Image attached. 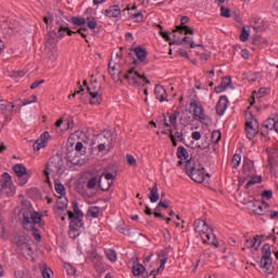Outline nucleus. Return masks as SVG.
Masks as SVG:
<instances>
[{
    "label": "nucleus",
    "mask_w": 278,
    "mask_h": 278,
    "mask_svg": "<svg viewBox=\"0 0 278 278\" xmlns=\"http://www.w3.org/2000/svg\"><path fill=\"white\" fill-rule=\"evenodd\" d=\"M163 238H164V240L166 241V242H170V240H172V236H170V231H168V229H164V231H163Z\"/></svg>",
    "instance_id": "13d9d810"
},
{
    "label": "nucleus",
    "mask_w": 278,
    "mask_h": 278,
    "mask_svg": "<svg viewBox=\"0 0 278 278\" xmlns=\"http://www.w3.org/2000/svg\"><path fill=\"white\" fill-rule=\"evenodd\" d=\"M66 268H67V274L68 275H75V273H76L75 267H73L71 265H67Z\"/></svg>",
    "instance_id": "774afa93"
},
{
    "label": "nucleus",
    "mask_w": 278,
    "mask_h": 278,
    "mask_svg": "<svg viewBox=\"0 0 278 278\" xmlns=\"http://www.w3.org/2000/svg\"><path fill=\"white\" fill-rule=\"evenodd\" d=\"M22 215L23 228L26 229V231H31L35 240L40 242V240H42V236H40L38 227H40V223L42 222V215H40L38 212H34L29 201H26V210H22Z\"/></svg>",
    "instance_id": "f257e3e1"
},
{
    "label": "nucleus",
    "mask_w": 278,
    "mask_h": 278,
    "mask_svg": "<svg viewBox=\"0 0 278 278\" xmlns=\"http://www.w3.org/2000/svg\"><path fill=\"white\" fill-rule=\"evenodd\" d=\"M51 275H53V270H51V268L42 269V277L43 278H51Z\"/></svg>",
    "instance_id": "4d7b16f0"
},
{
    "label": "nucleus",
    "mask_w": 278,
    "mask_h": 278,
    "mask_svg": "<svg viewBox=\"0 0 278 278\" xmlns=\"http://www.w3.org/2000/svg\"><path fill=\"white\" fill-rule=\"evenodd\" d=\"M12 242L20 248L23 253H26V255H34V249L27 241V237H25V235H15Z\"/></svg>",
    "instance_id": "423d86ee"
},
{
    "label": "nucleus",
    "mask_w": 278,
    "mask_h": 278,
    "mask_svg": "<svg viewBox=\"0 0 278 278\" xmlns=\"http://www.w3.org/2000/svg\"><path fill=\"white\" fill-rule=\"evenodd\" d=\"M248 81L250 84H255V81H257V74H251L249 77H248Z\"/></svg>",
    "instance_id": "e2e57ef3"
},
{
    "label": "nucleus",
    "mask_w": 278,
    "mask_h": 278,
    "mask_svg": "<svg viewBox=\"0 0 278 278\" xmlns=\"http://www.w3.org/2000/svg\"><path fill=\"white\" fill-rule=\"evenodd\" d=\"M243 173L247 177H253V175H255V165L253 164V161L244 159Z\"/></svg>",
    "instance_id": "a211bd4d"
},
{
    "label": "nucleus",
    "mask_w": 278,
    "mask_h": 278,
    "mask_svg": "<svg viewBox=\"0 0 278 278\" xmlns=\"http://www.w3.org/2000/svg\"><path fill=\"white\" fill-rule=\"evenodd\" d=\"M126 161L128 162L129 166H136L137 164L136 157H134L131 154L126 155Z\"/></svg>",
    "instance_id": "603ef678"
},
{
    "label": "nucleus",
    "mask_w": 278,
    "mask_h": 278,
    "mask_svg": "<svg viewBox=\"0 0 278 278\" xmlns=\"http://www.w3.org/2000/svg\"><path fill=\"white\" fill-rule=\"evenodd\" d=\"M97 186H99V179H97V177H92L87 182L88 190H94V188H97Z\"/></svg>",
    "instance_id": "ea45409f"
},
{
    "label": "nucleus",
    "mask_w": 278,
    "mask_h": 278,
    "mask_svg": "<svg viewBox=\"0 0 278 278\" xmlns=\"http://www.w3.org/2000/svg\"><path fill=\"white\" fill-rule=\"evenodd\" d=\"M87 25L89 29H97V21L93 18L88 17L87 18Z\"/></svg>",
    "instance_id": "3c124183"
},
{
    "label": "nucleus",
    "mask_w": 278,
    "mask_h": 278,
    "mask_svg": "<svg viewBox=\"0 0 278 278\" xmlns=\"http://www.w3.org/2000/svg\"><path fill=\"white\" fill-rule=\"evenodd\" d=\"M169 131V138L173 142V147H177V140L178 142H184V134L180 132V131H176L174 135H173V129H168Z\"/></svg>",
    "instance_id": "a878e982"
},
{
    "label": "nucleus",
    "mask_w": 278,
    "mask_h": 278,
    "mask_svg": "<svg viewBox=\"0 0 278 278\" xmlns=\"http://www.w3.org/2000/svg\"><path fill=\"white\" fill-rule=\"evenodd\" d=\"M144 265L138 263V257L135 258V265L132 266V275L134 277H140V275L144 274Z\"/></svg>",
    "instance_id": "393cba45"
},
{
    "label": "nucleus",
    "mask_w": 278,
    "mask_h": 278,
    "mask_svg": "<svg viewBox=\"0 0 278 278\" xmlns=\"http://www.w3.org/2000/svg\"><path fill=\"white\" fill-rule=\"evenodd\" d=\"M260 236H255L253 239L249 238L245 239L244 247L245 249H254V251H257L260 249V245L262 244V241L257 243Z\"/></svg>",
    "instance_id": "4be33fe9"
},
{
    "label": "nucleus",
    "mask_w": 278,
    "mask_h": 278,
    "mask_svg": "<svg viewBox=\"0 0 278 278\" xmlns=\"http://www.w3.org/2000/svg\"><path fill=\"white\" fill-rule=\"evenodd\" d=\"M191 108H193V118L194 121H199L202 125H212V118L205 116V112L203 106L197 102H191Z\"/></svg>",
    "instance_id": "6e6552de"
},
{
    "label": "nucleus",
    "mask_w": 278,
    "mask_h": 278,
    "mask_svg": "<svg viewBox=\"0 0 278 278\" xmlns=\"http://www.w3.org/2000/svg\"><path fill=\"white\" fill-rule=\"evenodd\" d=\"M38 101V97L31 96L29 100H24L23 105H30V103H36Z\"/></svg>",
    "instance_id": "6e6d98bb"
},
{
    "label": "nucleus",
    "mask_w": 278,
    "mask_h": 278,
    "mask_svg": "<svg viewBox=\"0 0 278 278\" xmlns=\"http://www.w3.org/2000/svg\"><path fill=\"white\" fill-rule=\"evenodd\" d=\"M98 140H100V143L98 144V150L100 153H103L105 151V147L110 149L112 147V132L111 131H104L103 135L98 136Z\"/></svg>",
    "instance_id": "f8f14e48"
},
{
    "label": "nucleus",
    "mask_w": 278,
    "mask_h": 278,
    "mask_svg": "<svg viewBox=\"0 0 278 278\" xmlns=\"http://www.w3.org/2000/svg\"><path fill=\"white\" fill-rule=\"evenodd\" d=\"M130 18H134L136 21V23H142V13H134L132 15H130Z\"/></svg>",
    "instance_id": "5fc2aeb1"
},
{
    "label": "nucleus",
    "mask_w": 278,
    "mask_h": 278,
    "mask_svg": "<svg viewBox=\"0 0 278 278\" xmlns=\"http://www.w3.org/2000/svg\"><path fill=\"white\" fill-rule=\"evenodd\" d=\"M230 10L225 8V7H220V16H224L225 18H230L231 14H230Z\"/></svg>",
    "instance_id": "de8ad7c7"
},
{
    "label": "nucleus",
    "mask_w": 278,
    "mask_h": 278,
    "mask_svg": "<svg viewBox=\"0 0 278 278\" xmlns=\"http://www.w3.org/2000/svg\"><path fill=\"white\" fill-rule=\"evenodd\" d=\"M116 65H112V62H109V73L113 77V81L123 84V80L121 79V72L116 75Z\"/></svg>",
    "instance_id": "c85d7f7f"
},
{
    "label": "nucleus",
    "mask_w": 278,
    "mask_h": 278,
    "mask_svg": "<svg viewBox=\"0 0 278 278\" xmlns=\"http://www.w3.org/2000/svg\"><path fill=\"white\" fill-rule=\"evenodd\" d=\"M240 40L241 42H247V40H249V31H247L245 28H243L240 34Z\"/></svg>",
    "instance_id": "864d4df0"
},
{
    "label": "nucleus",
    "mask_w": 278,
    "mask_h": 278,
    "mask_svg": "<svg viewBox=\"0 0 278 278\" xmlns=\"http://www.w3.org/2000/svg\"><path fill=\"white\" fill-rule=\"evenodd\" d=\"M48 58L52 62H55L58 60V47H52L51 50H49Z\"/></svg>",
    "instance_id": "e433bc0d"
},
{
    "label": "nucleus",
    "mask_w": 278,
    "mask_h": 278,
    "mask_svg": "<svg viewBox=\"0 0 278 278\" xmlns=\"http://www.w3.org/2000/svg\"><path fill=\"white\" fill-rule=\"evenodd\" d=\"M154 94L155 98L161 102L164 103V101H168L166 100L168 94L166 93V89H164V87L162 85H156L154 88Z\"/></svg>",
    "instance_id": "6ab92c4d"
},
{
    "label": "nucleus",
    "mask_w": 278,
    "mask_h": 278,
    "mask_svg": "<svg viewBox=\"0 0 278 278\" xmlns=\"http://www.w3.org/2000/svg\"><path fill=\"white\" fill-rule=\"evenodd\" d=\"M192 140H199L201 138V132L200 131H193L191 134Z\"/></svg>",
    "instance_id": "69168bd1"
},
{
    "label": "nucleus",
    "mask_w": 278,
    "mask_h": 278,
    "mask_svg": "<svg viewBox=\"0 0 278 278\" xmlns=\"http://www.w3.org/2000/svg\"><path fill=\"white\" fill-rule=\"evenodd\" d=\"M0 112L1 114H5V112H8V104L3 103V100L0 101Z\"/></svg>",
    "instance_id": "052dcab7"
},
{
    "label": "nucleus",
    "mask_w": 278,
    "mask_h": 278,
    "mask_svg": "<svg viewBox=\"0 0 278 278\" xmlns=\"http://www.w3.org/2000/svg\"><path fill=\"white\" fill-rule=\"evenodd\" d=\"M193 229L197 231V233L200 235L201 239L203 240L204 243H210L211 240V229L207 223L203 219H195L193 222Z\"/></svg>",
    "instance_id": "20e7f679"
},
{
    "label": "nucleus",
    "mask_w": 278,
    "mask_h": 278,
    "mask_svg": "<svg viewBox=\"0 0 278 278\" xmlns=\"http://www.w3.org/2000/svg\"><path fill=\"white\" fill-rule=\"evenodd\" d=\"M277 125V119L275 118H267L265 122H264V127L265 129H275V126Z\"/></svg>",
    "instance_id": "c9c22d12"
},
{
    "label": "nucleus",
    "mask_w": 278,
    "mask_h": 278,
    "mask_svg": "<svg viewBox=\"0 0 278 278\" xmlns=\"http://www.w3.org/2000/svg\"><path fill=\"white\" fill-rule=\"evenodd\" d=\"M240 162H242V156L240 154H235L231 160V166L232 168H238L240 166Z\"/></svg>",
    "instance_id": "4c0bfd02"
},
{
    "label": "nucleus",
    "mask_w": 278,
    "mask_h": 278,
    "mask_svg": "<svg viewBox=\"0 0 278 278\" xmlns=\"http://www.w3.org/2000/svg\"><path fill=\"white\" fill-rule=\"evenodd\" d=\"M105 16L109 18H118L121 16V7L114 4L105 10Z\"/></svg>",
    "instance_id": "412c9836"
},
{
    "label": "nucleus",
    "mask_w": 278,
    "mask_h": 278,
    "mask_svg": "<svg viewBox=\"0 0 278 278\" xmlns=\"http://www.w3.org/2000/svg\"><path fill=\"white\" fill-rule=\"evenodd\" d=\"M0 186L2 190H10V188H12V176H10L8 173H3L1 175Z\"/></svg>",
    "instance_id": "aec40b11"
},
{
    "label": "nucleus",
    "mask_w": 278,
    "mask_h": 278,
    "mask_svg": "<svg viewBox=\"0 0 278 278\" xmlns=\"http://www.w3.org/2000/svg\"><path fill=\"white\" fill-rule=\"evenodd\" d=\"M255 184H262V177H254V178H251L247 185H245V188H251V186H255Z\"/></svg>",
    "instance_id": "a18cd8bd"
},
{
    "label": "nucleus",
    "mask_w": 278,
    "mask_h": 278,
    "mask_svg": "<svg viewBox=\"0 0 278 278\" xmlns=\"http://www.w3.org/2000/svg\"><path fill=\"white\" fill-rule=\"evenodd\" d=\"M87 91L90 96V105H101L103 94L101 93V86H97V80L91 81L90 86H87Z\"/></svg>",
    "instance_id": "39448f33"
},
{
    "label": "nucleus",
    "mask_w": 278,
    "mask_h": 278,
    "mask_svg": "<svg viewBox=\"0 0 278 278\" xmlns=\"http://www.w3.org/2000/svg\"><path fill=\"white\" fill-rule=\"evenodd\" d=\"M13 170L16 177H25V175H27V167H25L23 164H15L13 166Z\"/></svg>",
    "instance_id": "c756f323"
},
{
    "label": "nucleus",
    "mask_w": 278,
    "mask_h": 278,
    "mask_svg": "<svg viewBox=\"0 0 278 278\" xmlns=\"http://www.w3.org/2000/svg\"><path fill=\"white\" fill-rule=\"evenodd\" d=\"M149 199L151 203H157L160 201V193H157V184H154V186L150 189Z\"/></svg>",
    "instance_id": "cd10ccee"
},
{
    "label": "nucleus",
    "mask_w": 278,
    "mask_h": 278,
    "mask_svg": "<svg viewBox=\"0 0 278 278\" xmlns=\"http://www.w3.org/2000/svg\"><path fill=\"white\" fill-rule=\"evenodd\" d=\"M262 200L266 199L267 201H270L273 199V190H265L262 192Z\"/></svg>",
    "instance_id": "09e8293b"
},
{
    "label": "nucleus",
    "mask_w": 278,
    "mask_h": 278,
    "mask_svg": "<svg viewBox=\"0 0 278 278\" xmlns=\"http://www.w3.org/2000/svg\"><path fill=\"white\" fill-rule=\"evenodd\" d=\"M74 216L76 218H84V213H81L79 206H77V203L74 204Z\"/></svg>",
    "instance_id": "8fccbe9b"
},
{
    "label": "nucleus",
    "mask_w": 278,
    "mask_h": 278,
    "mask_svg": "<svg viewBox=\"0 0 278 278\" xmlns=\"http://www.w3.org/2000/svg\"><path fill=\"white\" fill-rule=\"evenodd\" d=\"M177 31L181 34V31H185L186 35L192 36L194 34V30L190 28V26H177Z\"/></svg>",
    "instance_id": "79ce46f5"
},
{
    "label": "nucleus",
    "mask_w": 278,
    "mask_h": 278,
    "mask_svg": "<svg viewBox=\"0 0 278 278\" xmlns=\"http://www.w3.org/2000/svg\"><path fill=\"white\" fill-rule=\"evenodd\" d=\"M228 103L229 101L227 100V96L219 97V100L216 104V114L218 116H223V114H225Z\"/></svg>",
    "instance_id": "f3484780"
},
{
    "label": "nucleus",
    "mask_w": 278,
    "mask_h": 278,
    "mask_svg": "<svg viewBox=\"0 0 278 278\" xmlns=\"http://www.w3.org/2000/svg\"><path fill=\"white\" fill-rule=\"evenodd\" d=\"M16 278H31V274L29 270L26 269V271H16L15 273Z\"/></svg>",
    "instance_id": "49530a36"
},
{
    "label": "nucleus",
    "mask_w": 278,
    "mask_h": 278,
    "mask_svg": "<svg viewBox=\"0 0 278 278\" xmlns=\"http://www.w3.org/2000/svg\"><path fill=\"white\" fill-rule=\"evenodd\" d=\"M62 166H64V163L60 156H55L50 159L47 168L48 170H53V173H60L62 170Z\"/></svg>",
    "instance_id": "4468645a"
},
{
    "label": "nucleus",
    "mask_w": 278,
    "mask_h": 278,
    "mask_svg": "<svg viewBox=\"0 0 278 278\" xmlns=\"http://www.w3.org/2000/svg\"><path fill=\"white\" fill-rule=\"evenodd\" d=\"M54 190L56 194H60V197H64L66 194V188H64V185H62V182H55Z\"/></svg>",
    "instance_id": "f704fd0d"
},
{
    "label": "nucleus",
    "mask_w": 278,
    "mask_h": 278,
    "mask_svg": "<svg viewBox=\"0 0 278 278\" xmlns=\"http://www.w3.org/2000/svg\"><path fill=\"white\" fill-rule=\"evenodd\" d=\"M245 132H247V138L249 140H253L257 134H260V124L257 123V119L251 118L247 119L245 122Z\"/></svg>",
    "instance_id": "1a4fd4ad"
},
{
    "label": "nucleus",
    "mask_w": 278,
    "mask_h": 278,
    "mask_svg": "<svg viewBox=\"0 0 278 278\" xmlns=\"http://www.w3.org/2000/svg\"><path fill=\"white\" fill-rule=\"evenodd\" d=\"M177 157H178V160H180L178 162V166H181V164H184V160H188V150H186V148H184V147H178Z\"/></svg>",
    "instance_id": "bb28decb"
},
{
    "label": "nucleus",
    "mask_w": 278,
    "mask_h": 278,
    "mask_svg": "<svg viewBox=\"0 0 278 278\" xmlns=\"http://www.w3.org/2000/svg\"><path fill=\"white\" fill-rule=\"evenodd\" d=\"M105 256L112 263H114L118 260V255L116 254V252L113 249L105 250Z\"/></svg>",
    "instance_id": "473e14b6"
},
{
    "label": "nucleus",
    "mask_w": 278,
    "mask_h": 278,
    "mask_svg": "<svg viewBox=\"0 0 278 278\" xmlns=\"http://www.w3.org/2000/svg\"><path fill=\"white\" fill-rule=\"evenodd\" d=\"M254 213H256L258 216H264V206L260 202L254 203Z\"/></svg>",
    "instance_id": "58836bf2"
},
{
    "label": "nucleus",
    "mask_w": 278,
    "mask_h": 278,
    "mask_svg": "<svg viewBox=\"0 0 278 278\" xmlns=\"http://www.w3.org/2000/svg\"><path fill=\"white\" fill-rule=\"evenodd\" d=\"M49 138L51 136L49 135V131H45L39 139L35 141L33 144L34 151H40V149H45L47 147V142H49Z\"/></svg>",
    "instance_id": "2eb2a0df"
},
{
    "label": "nucleus",
    "mask_w": 278,
    "mask_h": 278,
    "mask_svg": "<svg viewBox=\"0 0 278 278\" xmlns=\"http://www.w3.org/2000/svg\"><path fill=\"white\" fill-rule=\"evenodd\" d=\"M269 218L270 220H275V218H278V211H270Z\"/></svg>",
    "instance_id": "338daca9"
},
{
    "label": "nucleus",
    "mask_w": 278,
    "mask_h": 278,
    "mask_svg": "<svg viewBox=\"0 0 278 278\" xmlns=\"http://www.w3.org/2000/svg\"><path fill=\"white\" fill-rule=\"evenodd\" d=\"M125 79L128 80L130 86H140V79L144 80V84H151V80L144 76V74L138 73L135 68L128 70V72L124 75Z\"/></svg>",
    "instance_id": "0eeeda50"
},
{
    "label": "nucleus",
    "mask_w": 278,
    "mask_h": 278,
    "mask_svg": "<svg viewBox=\"0 0 278 278\" xmlns=\"http://www.w3.org/2000/svg\"><path fill=\"white\" fill-rule=\"evenodd\" d=\"M58 45V34L55 31H50L47 34L46 37V47L49 49V47H55Z\"/></svg>",
    "instance_id": "b1692460"
},
{
    "label": "nucleus",
    "mask_w": 278,
    "mask_h": 278,
    "mask_svg": "<svg viewBox=\"0 0 278 278\" xmlns=\"http://www.w3.org/2000/svg\"><path fill=\"white\" fill-rule=\"evenodd\" d=\"M169 123L173 125L175 128L177 127V118L175 115H169Z\"/></svg>",
    "instance_id": "0e129e2a"
},
{
    "label": "nucleus",
    "mask_w": 278,
    "mask_h": 278,
    "mask_svg": "<svg viewBox=\"0 0 278 278\" xmlns=\"http://www.w3.org/2000/svg\"><path fill=\"white\" fill-rule=\"evenodd\" d=\"M250 55H251V52H249V50L247 49L241 50V56L243 58V60H249Z\"/></svg>",
    "instance_id": "680f3d73"
},
{
    "label": "nucleus",
    "mask_w": 278,
    "mask_h": 278,
    "mask_svg": "<svg viewBox=\"0 0 278 278\" xmlns=\"http://www.w3.org/2000/svg\"><path fill=\"white\" fill-rule=\"evenodd\" d=\"M273 252L270 251V244L266 243L262 248V258L261 268L267 273V275H273Z\"/></svg>",
    "instance_id": "7ed1b4c3"
},
{
    "label": "nucleus",
    "mask_w": 278,
    "mask_h": 278,
    "mask_svg": "<svg viewBox=\"0 0 278 278\" xmlns=\"http://www.w3.org/2000/svg\"><path fill=\"white\" fill-rule=\"evenodd\" d=\"M187 175L195 184H203L205 181V168L194 160L190 159L186 162Z\"/></svg>",
    "instance_id": "f03ea898"
},
{
    "label": "nucleus",
    "mask_w": 278,
    "mask_h": 278,
    "mask_svg": "<svg viewBox=\"0 0 278 278\" xmlns=\"http://www.w3.org/2000/svg\"><path fill=\"white\" fill-rule=\"evenodd\" d=\"M67 215L71 220L70 223L71 231H79V229L84 227V222L81 220V218L76 217L75 214H73V212L71 211L67 212Z\"/></svg>",
    "instance_id": "ddd939ff"
},
{
    "label": "nucleus",
    "mask_w": 278,
    "mask_h": 278,
    "mask_svg": "<svg viewBox=\"0 0 278 278\" xmlns=\"http://www.w3.org/2000/svg\"><path fill=\"white\" fill-rule=\"evenodd\" d=\"M112 184H114V174L112 173H103L98 181V186L102 192H108L112 188Z\"/></svg>",
    "instance_id": "9d476101"
},
{
    "label": "nucleus",
    "mask_w": 278,
    "mask_h": 278,
    "mask_svg": "<svg viewBox=\"0 0 278 278\" xmlns=\"http://www.w3.org/2000/svg\"><path fill=\"white\" fill-rule=\"evenodd\" d=\"M220 138H222V134L219 132V130H214L212 132L211 140L212 142H214V144H218V142H220Z\"/></svg>",
    "instance_id": "a19ab883"
},
{
    "label": "nucleus",
    "mask_w": 278,
    "mask_h": 278,
    "mask_svg": "<svg viewBox=\"0 0 278 278\" xmlns=\"http://www.w3.org/2000/svg\"><path fill=\"white\" fill-rule=\"evenodd\" d=\"M101 210L99 208V206H91L87 214L88 216H90V218H99V214H100Z\"/></svg>",
    "instance_id": "72a5a7b5"
},
{
    "label": "nucleus",
    "mask_w": 278,
    "mask_h": 278,
    "mask_svg": "<svg viewBox=\"0 0 278 278\" xmlns=\"http://www.w3.org/2000/svg\"><path fill=\"white\" fill-rule=\"evenodd\" d=\"M174 45H185V47H189V49H195V47H199L200 49H202V51H205V48H203L201 45H195L190 37H184L181 40H175Z\"/></svg>",
    "instance_id": "dca6fc26"
},
{
    "label": "nucleus",
    "mask_w": 278,
    "mask_h": 278,
    "mask_svg": "<svg viewBox=\"0 0 278 278\" xmlns=\"http://www.w3.org/2000/svg\"><path fill=\"white\" fill-rule=\"evenodd\" d=\"M65 31L67 33V36H73V34H75V31L70 30L68 27L61 26L60 29H59L60 38H64V33Z\"/></svg>",
    "instance_id": "c03bdc74"
},
{
    "label": "nucleus",
    "mask_w": 278,
    "mask_h": 278,
    "mask_svg": "<svg viewBox=\"0 0 278 278\" xmlns=\"http://www.w3.org/2000/svg\"><path fill=\"white\" fill-rule=\"evenodd\" d=\"M41 84H45V79L34 81V83L30 85V90H36V88H38V86H41Z\"/></svg>",
    "instance_id": "bf43d9fd"
},
{
    "label": "nucleus",
    "mask_w": 278,
    "mask_h": 278,
    "mask_svg": "<svg viewBox=\"0 0 278 278\" xmlns=\"http://www.w3.org/2000/svg\"><path fill=\"white\" fill-rule=\"evenodd\" d=\"M134 53L137 55L139 62H144V60H147V50L142 49V47L135 48Z\"/></svg>",
    "instance_id": "7c9ffc66"
},
{
    "label": "nucleus",
    "mask_w": 278,
    "mask_h": 278,
    "mask_svg": "<svg viewBox=\"0 0 278 278\" xmlns=\"http://www.w3.org/2000/svg\"><path fill=\"white\" fill-rule=\"evenodd\" d=\"M72 23L73 25H77L78 27H81V25H86V20L84 17L73 16Z\"/></svg>",
    "instance_id": "37998d69"
},
{
    "label": "nucleus",
    "mask_w": 278,
    "mask_h": 278,
    "mask_svg": "<svg viewBox=\"0 0 278 278\" xmlns=\"http://www.w3.org/2000/svg\"><path fill=\"white\" fill-rule=\"evenodd\" d=\"M229 84H231V77L225 76L219 86L215 87V92L220 94V92H225L227 88H229Z\"/></svg>",
    "instance_id": "5701e85b"
},
{
    "label": "nucleus",
    "mask_w": 278,
    "mask_h": 278,
    "mask_svg": "<svg viewBox=\"0 0 278 278\" xmlns=\"http://www.w3.org/2000/svg\"><path fill=\"white\" fill-rule=\"evenodd\" d=\"M157 257L160 260V266L156 270H152L150 276L155 277L160 275V273H164V268L166 266V262H168V250H162L157 253Z\"/></svg>",
    "instance_id": "9b49d317"
},
{
    "label": "nucleus",
    "mask_w": 278,
    "mask_h": 278,
    "mask_svg": "<svg viewBox=\"0 0 278 278\" xmlns=\"http://www.w3.org/2000/svg\"><path fill=\"white\" fill-rule=\"evenodd\" d=\"M68 207V199L64 195H60L56 200V210H66Z\"/></svg>",
    "instance_id": "2f4dec72"
}]
</instances>
